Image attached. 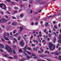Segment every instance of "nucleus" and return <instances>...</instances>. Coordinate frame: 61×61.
<instances>
[{
    "label": "nucleus",
    "instance_id": "obj_1",
    "mask_svg": "<svg viewBox=\"0 0 61 61\" xmlns=\"http://www.w3.org/2000/svg\"><path fill=\"white\" fill-rule=\"evenodd\" d=\"M49 48L51 51H53L54 50L55 46L51 43L50 42L49 43Z\"/></svg>",
    "mask_w": 61,
    "mask_h": 61
},
{
    "label": "nucleus",
    "instance_id": "obj_2",
    "mask_svg": "<svg viewBox=\"0 0 61 61\" xmlns=\"http://www.w3.org/2000/svg\"><path fill=\"white\" fill-rule=\"evenodd\" d=\"M5 47L6 48V50L8 51V52H12V49L8 45L6 44L5 46Z\"/></svg>",
    "mask_w": 61,
    "mask_h": 61
},
{
    "label": "nucleus",
    "instance_id": "obj_3",
    "mask_svg": "<svg viewBox=\"0 0 61 61\" xmlns=\"http://www.w3.org/2000/svg\"><path fill=\"white\" fill-rule=\"evenodd\" d=\"M0 7L3 9H5L6 8V6L3 3L0 4Z\"/></svg>",
    "mask_w": 61,
    "mask_h": 61
},
{
    "label": "nucleus",
    "instance_id": "obj_4",
    "mask_svg": "<svg viewBox=\"0 0 61 61\" xmlns=\"http://www.w3.org/2000/svg\"><path fill=\"white\" fill-rule=\"evenodd\" d=\"M27 47V46H25V47L24 48H23V50H24V51L26 52L29 54V55H30L31 54V53L27 51H26V47Z\"/></svg>",
    "mask_w": 61,
    "mask_h": 61
},
{
    "label": "nucleus",
    "instance_id": "obj_5",
    "mask_svg": "<svg viewBox=\"0 0 61 61\" xmlns=\"http://www.w3.org/2000/svg\"><path fill=\"white\" fill-rule=\"evenodd\" d=\"M4 57H7L8 58H9L10 59H13L14 58L10 56L9 57V55H8L7 54H6V55H3Z\"/></svg>",
    "mask_w": 61,
    "mask_h": 61
},
{
    "label": "nucleus",
    "instance_id": "obj_6",
    "mask_svg": "<svg viewBox=\"0 0 61 61\" xmlns=\"http://www.w3.org/2000/svg\"><path fill=\"white\" fill-rule=\"evenodd\" d=\"M7 20L5 19H1L0 20V22H1V23H3L4 22L5 23V22H7Z\"/></svg>",
    "mask_w": 61,
    "mask_h": 61
},
{
    "label": "nucleus",
    "instance_id": "obj_7",
    "mask_svg": "<svg viewBox=\"0 0 61 61\" xmlns=\"http://www.w3.org/2000/svg\"><path fill=\"white\" fill-rule=\"evenodd\" d=\"M31 56H34V59H36V58H37V57L36 56V55H35V54H32Z\"/></svg>",
    "mask_w": 61,
    "mask_h": 61
},
{
    "label": "nucleus",
    "instance_id": "obj_8",
    "mask_svg": "<svg viewBox=\"0 0 61 61\" xmlns=\"http://www.w3.org/2000/svg\"><path fill=\"white\" fill-rule=\"evenodd\" d=\"M20 44H21V46H23V45H24V43L23 42V41H22L20 43Z\"/></svg>",
    "mask_w": 61,
    "mask_h": 61
},
{
    "label": "nucleus",
    "instance_id": "obj_9",
    "mask_svg": "<svg viewBox=\"0 0 61 61\" xmlns=\"http://www.w3.org/2000/svg\"><path fill=\"white\" fill-rule=\"evenodd\" d=\"M12 25H17V23L15 22H13L12 23Z\"/></svg>",
    "mask_w": 61,
    "mask_h": 61
},
{
    "label": "nucleus",
    "instance_id": "obj_10",
    "mask_svg": "<svg viewBox=\"0 0 61 61\" xmlns=\"http://www.w3.org/2000/svg\"><path fill=\"white\" fill-rule=\"evenodd\" d=\"M39 56L40 57H42V58H43L44 56H46V55H40Z\"/></svg>",
    "mask_w": 61,
    "mask_h": 61
},
{
    "label": "nucleus",
    "instance_id": "obj_11",
    "mask_svg": "<svg viewBox=\"0 0 61 61\" xmlns=\"http://www.w3.org/2000/svg\"><path fill=\"white\" fill-rule=\"evenodd\" d=\"M0 46L1 47H4V45L2 44H0Z\"/></svg>",
    "mask_w": 61,
    "mask_h": 61
},
{
    "label": "nucleus",
    "instance_id": "obj_12",
    "mask_svg": "<svg viewBox=\"0 0 61 61\" xmlns=\"http://www.w3.org/2000/svg\"><path fill=\"white\" fill-rule=\"evenodd\" d=\"M5 40H9V39L6 37H5L4 38Z\"/></svg>",
    "mask_w": 61,
    "mask_h": 61
},
{
    "label": "nucleus",
    "instance_id": "obj_13",
    "mask_svg": "<svg viewBox=\"0 0 61 61\" xmlns=\"http://www.w3.org/2000/svg\"><path fill=\"white\" fill-rule=\"evenodd\" d=\"M54 54L56 55H58L59 54H58V53L57 52H55L54 53Z\"/></svg>",
    "mask_w": 61,
    "mask_h": 61
},
{
    "label": "nucleus",
    "instance_id": "obj_14",
    "mask_svg": "<svg viewBox=\"0 0 61 61\" xmlns=\"http://www.w3.org/2000/svg\"><path fill=\"white\" fill-rule=\"evenodd\" d=\"M56 15H54L53 16H49L48 17V18H50V17H55V16H56Z\"/></svg>",
    "mask_w": 61,
    "mask_h": 61
},
{
    "label": "nucleus",
    "instance_id": "obj_15",
    "mask_svg": "<svg viewBox=\"0 0 61 61\" xmlns=\"http://www.w3.org/2000/svg\"><path fill=\"white\" fill-rule=\"evenodd\" d=\"M56 41V38L55 37H54V41H53L54 43H55V42Z\"/></svg>",
    "mask_w": 61,
    "mask_h": 61
},
{
    "label": "nucleus",
    "instance_id": "obj_16",
    "mask_svg": "<svg viewBox=\"0 0 61 61\" xmlns=\"http://www.w3.org/2000/svg\"><path fill=\"white\" fill-rule=\"evenodd\" d=\"M33 41L34 42H36V43H38V41H37V40H33Z\"/></svg>",
    "mask_w": 61,
    "mask_h": 61
},
{
    "label": "nucleus",
    "instance_id": "obj_17",
    "mask_svg": "<svg viewBox=\"0 0 61 61\" xmlns=\"http://www.w3.org/2000/svg\"><path fill=\"white\" fill-rule=\"evenodd\" d=\"M27 49H28V50H30V51L31 50V48L29 47H27Z\"/></svg>",
    "mask_w": 61,
    "mask_h": 61
},
{
    "label": "nucleus",
    "instance_id": "obj_18",
    "mask_svg": "<svg viewBox=\"0 0 61 61\" xmlns=\"http://www.w3.org/2000/svg\"><path fill=\"white\" fill-rule=\"evenodd\" d=\"M14 9L15 10H17V9H18V7H14Z\"/></svg>",
    "mask_w": 61,
    "mask_h": 61
},
{
    "label": "nucleus",
    "instance_id": "obj_19",
    "mask_svg": "<svg viewBox=\"0 0 61 61\" xmlns=\"http://www.w3.org/2000/svg\"><path fill=\"white\" fill-rule=\"evenodd\" d=\"M42 35L41 34H39V36H38V38H39V36L40 37H41V36H42Z\"/></svg>",
    "mask_w": 61,
    "mask_h": 61
},
{
    "label": "nucleus",
    "instance_id": "obj_20",
    "mask_svg": "<svg viewBox=\"0 0 61 61\" xmlns=\"http://www.w3.org/2000/svg\"><path fill=\"white\" fill-rule=\"evenodd\" d=\"M59 39H61V35H60V36L59 37Z\"/></svg>",
    "mask_w": 61,
    "mask_h": 61
},
{
    "label": "nucleus",
    "instance_id": "obj_21",
    "mask_svg": "<svg viewBox=\"0 0 61 61\" xmlns=\"http://www.w3.org/2000/svg\"><path fill=\"white\" fill-rule=\"evenodd\" d=\"M45 53H48V54H49V52L48 51H46L45 52Z\"/></svg>",
    "mask_w": 61,
    "mask_h": 61
},
{
    "label": "nucleus",
    "instance_id": "obj_22",
    "mask_svg": "<svg viewBox=\"0 0 61 61\" xmlns=\"http://www.w3.org/2000/svg\"><path fill=\"white\" fill-rule=\"evenodd\" d=\"M54 27L56 29H57V27L56 26V25H55L54 26Z\"/></svg>",
    "mask_w": 61,
    "mask_h": 61
},
{
    "label": "nucleus",
    "instance_id": "obj_23",
    "mask_svg": "<svg viewBox=\"0 0 61 61\" xmlns=\"http://www.w3.org/2000/svg\"><path fill=\"white\" fill-rule=\"evenodd\" d=\"M59 43H61V40H59L58 41Z\"/></svg>",
    "mask_w": 61,
    "mask_h": 61
},
{
    "label": "nucleus",
    "instance_id": "obj_24",
    "mask_svg": "<svg viewBox=\"0 0 61 61\" xmlns=\"http://www.w3.org/2000/svg\"><path fill=\"white\" fill-rule=\"evenodd\" d=\"M27 57L28 59H29V58H31V57L29 56H27Z\"/></svg>",
    "mask_w": 61,
    "mask_h": 61
},
{
    "label": "nucleus",
    "instance_id": "obj_25",
    "mask_svg": "<svg viewBox=\"0 0 61 61\" xmlns=\"http://www.w3.org/2000/svg\"><path fill=\"white\" fill-rule=\"evenodd\" d=\"M44 39H45L46 38H47V36H46H46H45V35H44Z\"/></svg>",
    "mask_w": 61,
    "mask_h": 61
},
{
    "label": "nucleus",
    "instance_id": "obj_26",
    "mask_svg": "<svg viewBox=\"0 0 61 61\" xmlns=\"http://www.w3.org/2000/svg\"><path fill=\"white\" fill-rule=\"evenodd\" d=\"M59 60H61V56H59Z\"/></svg>",
    "mask_w": 61,
    "mask_h": 61
},
{
    "label": "nucleus",
    "instance_id": "obj_27",
    "mask_svg": "<svg viewBox=\"0 0 61 61\" xmlns=\"http://www.w3.org/2000/svg\"><path fill=\"white\" fill-rule=\"evenodd\" d=\"M17 35H18V33H17L16 34H15L14 35V36H15L16 37V36H17Z\"/></svg>",
    "mask_w": 61,
    "mask_h": 61
},
{
    "label": "nucleus",
    "instance_id": "obj_28",
    "mask_svg": "<svg viewBox=\"0 0 61 61\" xmlns=\"http://www.w3.org/2000/svg\"><path fill=\"white\" fill-rule=\"evenodd\" d=\"M20 31H21V30H22L23 29V27H20Z\"/></svg>",
    "mask_w": 61,
    "mask_h": 61
},
{
    "label": "nucleus",
    "instance_id": "obj_29",
    "mask_svg": "<svg viewBox=\"0 0 61 61\" xmlns=\"http://www.w3.org/2000/svg\"><path fill=\"white\" fill-rule=\"evenodd\" d=\"M48 23H46L45 25V26L46 27H47V25H48Z\"/></svg>",
    "mask_w": 61,
    "mask_h": 61
},
{
    "label": "nucleus",
    "instance_id": "obj_30",
    "mask_svg": "<svg viewBox=\"0 0 61 61\" xmlns=\"http://www.w3.org/2000/svg\"><path fill=\"white\" fill-rule=\"evenodd\" d=\"M40 50H42V52H44V51H43V49L42 48H40Z\"/></svg>",
    "mask_w": 61,
    "mask_h": 61
},
{
    "label": "nucleus",
    "instance_id": "obj_31",
    "mask_svg": "<svg viewBox=\"0 0 61 61\" xmlns=\"http://www.w3.org/2000/svg\"><path fill=\"white\" fill-rule=\"evenodd\" d=\"M19 52H22V49H20L19 51Z\"/></svg>",
    "mask_w": 61,
    "mask_h": 61
},
{
    "label": "nucleus",
    "instance_id": "obj_32",
    "mask_svg": "<svg viewBox=\"0 0 61 61\" xmlns=\"http://www.w3.org/2000/svg\"><path fill=\"white\" fill-rule=\"evenodd\" d=\"M12 19H16V18L15 17H14L13 16H12Z\"/></svg>",
    "mask_w": 61,
    "mask_h": 61
},
{
    "label": "nucleus",
    "instance_id": "obj_33",
    "mask_svg": "<svg viewBox=\"0 0 61 61\" xmlns=\"http://www.w3.org/2000/svg\"><path fill=\"white\" fill-rule=\"evenodd\" d=\"M14 41H16V42H17V40H16V39L14 38Z\"/></svg>",
    "mask_w": 61,
    "mask_h": 61
},
{
    "label": "nucleus",
    "instance_id": "obj_34",
    "mask_svg": "<svg viewBox=\"0 0 61 61\" xmlns=\"http://www.w3.org/2000/svg\"><path fill=\"white\" fill-rule=\"evenodd\" d=\"M6 13H7V14H11V13H10V12L8 11L6 12Z\"/></svg>",
    "mask_w": 61,
    "mask_h": 61
},
{
    "label": "nucleus",
    "instance_id": "obj_35",
    "mask_svg": "<svg viewBox=\"0 0 61 61\" xmlns=\"http://www.w3.org/2000/svg\"><path fill=\"white\" fill-rule=\"evenodd\" d=\"M13 52L14 54H16V52H15V51L14 50H13Z\"/></svg>",
    "mask_w": 61,
    "mask_h": 61
},
{
    "label": "nucleus",
    "instance_id": "obj_36",
    "mask_svg": "<svg viewBox=\"0 0 61 61\" xmlns=\"http://www.w3.org/2000/svg\"><path fill=\"white\" fill-rule=\"evenodd\" d=\"M20 38H21V37H20V36H19L18 39V40H19L20 39Z\"/></svg>",
    "mask_w": 61,
    "mask_h": 61
},
{
    "label": "nucleus",
    "instance_id": "obj_37",
    "mask_svg": "<svg viewBox=\"0 0 61 61\" xmlns=\"http://www.w3.org/2000/svg\"><path fill=\"white\" fill-rule=\"evenodd\" d=\"M1 39L2 41H3V42L5 41V40H4V39H3V38H1Z\"/></svg>",
    "mask_w": 61,
    "mask_h": 61
},
{
    "label": "nucleus",
    "instance_id": "obj_38",
    "mask_svg": "<svg viewBox=\"0 0 61 61\" xmlns=\"http://www.w3.org/2000/svg\"><path fill=\"white\" fill-rule=\"evenodd\" d=\"M6 1L7 2H10V0H6Z\"/></svg>",
    "mask_w": 61,
    "mask_h": 61
},
{
    "label": "nucleus",
    "instance_id": "obj_39",
    "mask_svg": "<svg viewBox=\"0 0 61 61\" xmlns=\"http://www.w3.org/2000/svg\"><path fill=\"white\" fill-rule=\"evenodd\" d=\"M48 36H49L50 37H51V34H49Z\"/></svg>",
    "mask_w": 61,
    "mask_h": 61
},
{
    "label": "nucleus",
    "instance_id": "obj_40",
    "mask_svg": "<svg viewBox=\"0 0 61 61\" xmlns=\"http://www.w3.org/2000/svg\"><path fill=\"white\" fill-rule=\"evenodd\" d=\"M53 34H55V36H56V33H55V32H54L53 33Z\"/></svg>",
    "mask_w": 61,
    "mask_h": 61
},
{
    "label": "nucleus",
    "instance_id": "obj_41",
    "mask_svg": "<svg viewBox=\"0 0 61 61\" xmlns=\"http://www.w3.org/2000/svg\"><path fill=\"white\" fill-rule=\"evenodd\" d=\"M46 60H47V61H51V60H50V59H46Z\"/></svg>",
    "mask_w": 61,
    "mask_h": 61
},
{
    "label": "nucleus",
    "instance_id": "obj_42",
    "mask_svg": "<svg viewBox=\"0 0 61 61\" xmlns=\"http://www.w3.org/2000/svg\"><path fill=\"white\" fill-rule=\"evenodd\" d=\"M38 53H41V51H38Z\"/></svg>",
    "mask_w": 61,
    "mask_h": 61
},
{
    "label": "nucleus",
    "instance_id": "obj_43",
    "mask_svg": "<svg viewBox=\"0 0 61 61\" xmlns=\"http://www.w3.org/2000/svg\"><path fill=\"white\" fill-rule=\"evenodd\" d=\"M23 15L22 14L20 15V16H21V17H23Z\"/></svg>",
    "mask_w": 61,
    "mask_h": 61
},
{
    "label": "nucleus",
    "instance_id": "obj_44",
    "mask_svg": "<svg viewBox=\"0 0 61 61\" xmlns=\"http://www.w3.org/2000/svg\"><path fill=\"white\" fill-rule=\"evenodd\" d=\"M33 38V35H31V37L30 38V41H31V38Z\"/></svg>",
    "mask_w": 61,
    "mask_h": 61
},
{
    "label": "nucleus",
    "instance_id": "obj_45",
    "mask_svg": "<svg viewBox=\"0 0 61 61\" xmlns=\"http://www.w3.org/2000/svg\"><path fill=\"white\" fill-rule=\"evenodd\" d=\"M5 16L6 18H8V16H7V15H5Z\"/></svg>",
    "mask_w": 61,
    "mask_h": 61
},
{
    "label": "nucleus",
    "instance_id": "obj_46",
    "mask_svg": "<svg viewBox=\"0 0 61 61\" xmlns=\"http://www.w3.org/2000/svg\"><path fill=\"white\" fill-rule=\"evenodd\" d=\"M33 34H35L36 33L35 30H33Z\"/></svg>",
    "mask_w": 61,
    "mask_h": 61
},
{
    "label": "nucleus",
    "instance_id": "obj_47",
    "mask_svg": "<svg viewBox=\"0 0 61 61\" xmlns=\"http://www.w3.org/2000/svg\"><path fill=\"white\" fill-rule=\"evenodd\" d=\"M7 43L8 44H10L11 43V42L10 41H8L7 42Z\"/></svg>",
    "mask_w": 61,
    "mask_h": 61
},
{
    "label": "nucleus",
    "instance_id": "obj_48",
    "mask_svg": "<svg viewBox=\"0 0 61 61\" xmlns=\"http://www.w3.org/2000/svg\"><path fill=\"white\" fill-rule=\"evenodd\" d=\"M7 36L8 37L9 36V34L8 33H7Z\"/></svg>",
    "mask_w": 61,
    "mask_h": 61
},
{
    "label": "nucleus",
    "instance_id": "obj_49",
    "mask_svg": "<svg viewBox=\"0 0 61 61\" xmlns=\"http://www.w3.org/2000/svg\"><path fill=\"white\" fill-rule=\"evenodd\" d=\"M15 30H14V31L13 32V33H15Z\"/></svg>",
    "mask_w": 61,
    "mask_h": 61
},
{
    "label": "nucleus",
    "instance_id": "obj_50",
    "mask_svg": "<svg viewBox=\"0 0 61 61\" xmlns=\"http://www.w3.org/2000/svg\"><path fill=\"white\" fill-rule=\"evenodd\" d=\"M10 35L11 36H12V35H13L12 34V32H10Z\"/></svg>",
    "mask_w": 61,
    "mask_h": 61
},
{
    "label": "nucleus",
    "instance_id": "obj_51",
    "mask_svg": "<svg viewBox=\"0 0 61 61\" xmlns=\"http://www.w3.org/2000/svg\"><path fill=\"white\" fill-rule=\"evenodd\" d=\"M1 27H2L3 28H4V27H5V26H4V25H1Z\"/></svg>",
    "mask_w": 61,
    "mask_h": 61
},
{
    "label": "nucleus",
    "instance_id": "obj_52",
    "mask_svg": "<svg viewBox=\"0 0 61 61\" xmlns=\"http://www.w3.org/2000/svg\"><path fill=\"white\" fill-rule=\"evenodd\" d=\"M14 57L15 58H17V56H15Z\"/></svg>",
    "mask_w": 61,
    "mask_h": 61
},
{
    "label": "nucleus",
    "instance_id": "obj_53",
    "mask_svg": "<svg viewBox=\"0 0 61 61\" xmlns=\"http://www.w3.org/2000/svg\"><path fill=\"white\" fill-rule=\"evenodd\" d=\"M17 11H14V14H15V13H16Z\"/></svg>",
    "mask_w": 61,
    "mask_h": 61
},
{
    "label": "nucleus",
    "instance_id": "obj_54",
    "mask_svg": "<svg viewBox=\"0 0 61 61\" xmlns=\"http://www.w3.org/2000/svg\"><path fill=\"white\" fill-rule=\"evenodd\" d=\"M58 50L59 51H60V50H61V48H60V47H59Z\"/></svg>",
    "mask_w": 61,
    "mask_h": 61
},
{
    "label": "nucleus",
    "instance_id": "obj_55",
    "mask_svg": "<svg viewBox=\"0 0 61 61\" xmlns=\"http://www.w3.org/2000/svg\"><path fill=\"white\" fill-rule=\"evenodd\" d=\"M11 24V22H8V24L10 25Z\"/></svg>",
    "mask_w": 61,
    "mask_h": 61
},
{
    "label": "nucleus",
    "instance_id": "obj_56",
    "mask_svg": "<svg viewBox=\"0 0 61 61\" xmlns=\"http://www.w3.org/2000/svg\"><path fill=\"white\" fill-rule=\"evenodd\" d=\"M13 47H16V46L15 45L13 46Z\"/></svg>",
    "mask_w": 61,
    "mask_h": 61
},
{
    "label": "nucleus",
    "instance_id": "obj_57",
    "mask_svg": "<svg viewBox=\"0 0 61 61\" xmlns=\"http://www.w3.org/2000/svg\"><path fill=\"white\" fill-rule=\"evenodd\" d=\"M61 15V13H59L58 14V15Z\"/></svg>",
    "mask_w": 61,
    "mask_h": 61
},
{
    "label": "nucleus",
    "instance_id": "obj_58",
    "mask_svg": "<svg viewBox=\"0 0 61 61\" xmlns=\"http://www.w3.org/2000/svg\"><path fill=\"white\" fill-rule=\"evenodd\" d=\"M32 46H35V45L34 44H32Z\"/></svg>",
    "mask_w": 61,
    "mask_h": 61
},
{
    "label": "nucleus",
    "instance_id": "obj_59",
    "mask_svg": "<svg viewBox=\"0 0 61 61\" xmlns=\"http://www.w3.org/2000/svg\"><path fill=\"white\" fill-rule=\"evenodd\" d=\"M49 33H51V30H49Z\"/></svg>",
    "mask_w": 61,
    "mask_h": 61
},
{
    "label": "nucleus",
    "instance_id": "obj_60",
    "mask_svg": "<svg viewBox=\"0 0 61 61\" xmlns=\"http://www.w3.org/2000/svg\"><path fill=\"white\" fill-rule=\"evenodd\" d=\"M39 34H42V33L41 32V31L39 32Z\"/></svg>",
    "mask_w": 61,
    "mask_h": 61
},
{
    "label": "nucleus",
    "instance_id": "obj_61",
    "mask_svg": "<svg viewBox=\"0 0 61 61\" xmlns=\"http://www.w3.org/2000/svg\"><path fill=\"white\" fill-rule=\"evenodd\" d=\"M31 25H34V23L33 22H32L31 23Z\"/></svg>",
    "mask_w": 61,
    "mask_h": 61
},
{
    "label": "nucleus",
    "instance_id": "obj_62",
    "mask_svg": "<svg viewBox=\"0 0 61 61\" xmlns=\"http://www.w3.org/2000/svg\"><path fill=\"white\" fill-rule=\"evenodd\" d=\"M23 6V5H21L20 6V8H21L22 7V6Z\"/></svg>",
    "mask_w": 61,
    "mask_h": 61
},
{
    "label": "nucleus",
    "instance_id": "obj_63",
    "mask_svg": "<svg viewBox=\"0 0 61 61\" xmlns=\"http://www.w3.org/2000/svg\"><path fill=\"white\" fill-rule=\"evenodd\" d=\"M1 14H2V15H3L4 14H3V11H2L1 12Z\"/></svg>",
    "mask_w": 61,
    "mask_h": 61
},
{
    "label": "nucleus",
    "instance_id": "obj_64",
    "mask_svg": "<svg viewBox=\"0 0 61 61\" xmlns=\"http://www.w3.org/2000/svg\"><path fill=\"white\" fill-rule=\"evenodd\" d=\"M20 61H24V60L23 59L20 60Z\"/></svg>",
    "mask_w": 61,
    "mask_h": 61
}]
</instances>
